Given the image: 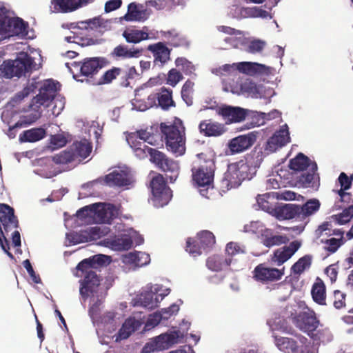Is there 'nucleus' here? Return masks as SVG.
<instances>
[{"label": "nucleus", "mask_w": 353, "mask_h": 353, "mask_svg": "<svg viewBox=\"0 0 353 353\" xmlns=\"http://www.w3.org/2000/svg\"><path fill=\"white\" fill-rule=\"evenodd\" d=\"M194 83L190 79H188L181 88V94L183 100L190 106L193 103V94H194Z\"/></svg>", "instance_id": "c03bdc74"}, {"label": "nucleus", "mask_w": 353, "mask_h": 353, "mask_svg": "<svg viewBox=\"0 0 353 353\" xmlns=\"http://www.w3.org/2000/svg\"><path fill=\"white\" fill-rule=\"evenodd\" d=\"M143 53V49L132 47L129 48L126 45L117 46L110 53V57L114 60L138 58Z\"/></svg>", "instance_id": "a211bd4d"}, {"label": "nucleus", "mask_w": 353, "mask_h": 353, "mask_svg": "<svg viewBox=\"0 0 353 353\" xmlns=\"http://www.w3.org/2000/svg\"><path fill=\"white\" fill-rule=\"evenodd\" d=\"M310 164V159L307 156L303 153H299L295 158L290 161L289 167L295 171H304Z\"/></svg>", "instance_id": "4c0bfd02"}, {"label": "nucleus", "mask_w": 353, "mask_h": 353, "mask_svg": "<svg viewBox=\"0 0 353 353\" xmlns=\"http://www.w3.org/2000/svg\"><path fill=\"white\" fill-rule=\"evenodd\" d=\"M276 346L285 353H299V345L298 342L288 337L279 336L273 334Z\"/></svg>", "instance_id": "393cba45"}, {"label": "nucleus", "mask_w": 353, "mask_h": 353, "mask_svg": "<svg viewBox=\"0 0 353 353\" xmlns=\"http://www.w3.org/2000/svg\"><path fill=\"white\" fill-rule=\"evenodd\" d=\"M311 294L313 300L316 303H319V305H325V285L320 278L318 277L313 284Z\"/></svg>", "instance_id": "2f4dec72"}, {"label": "nucleus", "mask_w": 353, "mask_h": 353, "mask_svg": "<svg viewBox=\"0 0 353 353\" xmlns=\"http://www.w3.org/2000/svg\"><path fill=\"white\" fill-rule=\"evenodd\" d=\"M150 187L153 196L152 200L156 207H163L171 200L172 190L167 185L162 174H158L152 178Z\"/></svg>", "instance_id": "39448f33"}, {"label": "nucleus", "mask_w": 353, "mask_h": 353, "mask_svg": "<svg viewBox=\"0 0 353 353\" xmlns=\"http://www.w3.org/2000/svg\"><path fill=\"white\" fill-rule=\"evenodd\" d=\"M89 33L90 34H94L95 32L101 34L103 29L105 28L103 20L100 18H94L88 20Z\"/></svg>", "instance_id": "680f3d73"}, {"label": "nucleus", "mask_w": 353, "mask_h": 353, "mask_svg": "<svg viewBox=\"0 0 353 353\" xmlns=\"http://www.w3.org/2000/svg\"><path fill=\"white\" fill-rule=\"evenodd\" d=\"M148 17V14L143 6L139 8L135 3H131L128 5V12L124 16L127 21H143Z\"/></svg>", "instance_id": "cd10ccee"}, {"label": "nucleus", "mask_w": 353, "mask_h": 353, "mask_svg": "<svg viewBox=\"0 0 353 353\" xmlns=\"http://www.w3.org/2000/svg\"><path fill=\"white\" fill-rule=\"evenodd\" d=\"M183 76L182 72L176 68H172L168 72L166 83L171 85L172 87H175L179 82L183 80Z\"/></svg>", "instance_id": "4d7b16f0"}, {"label": "nucleus", "mask_w": 353, "mask_h": 353, "mask_svg": "<svg viewBox=\"0 0 353 353\" xmlns=\"http://www.w3.org/2000/svg\"><path fill=\"white\" fill-rule=\"evenodd\" d=\"M0 225L6 234L19 227V221L14 215V209L6 203L0 204Z\"/></svg>", "instance_id": "2eb2a0df"}, {"label": "nucleus", "mask_w": 353, "mask_h": 353, "mask_svg": "<svg viewBox=\"0 0 353 353\" xmlns=\"http://www.w3.org/2000/svg\"><path fill=\"white\" fill-rule=\"evenodd\" d=\"M175 65L178 68H181L182 72L186 75L196 76L194 73L195 66L193 63L185 57H178L175 60Z\"/></svg>", "instance_id": "de8ad7c7"}, {"label": "nucleus", "mask_w": 353, "mask_h": 353, "mask_svg": "<svg viewBox=\"0 0 353 353\" xmlns=\"http://www.w3.org/2000/svg\"><path fill=\"white\" fill-rule=\"evenodd\" d=\"M256 140V135L254 132H252L232 139L228 143V148L231 154L239 153L250 148Z\"/></svg>", "instance_id": "f3484780"}, {"label": "nucleus", "mask_w": 353, "mask_h": 353, "mask_svg": "<svg viewBox=\"0 0 353 353\" xmlns=\"http://www.w3.org/2000/svg\"><path fill=\"white\" fill-rule=\"evenodd\" d=\"M227 253L230 256H235L240 254L246 253V248L245 245H241L236 242H230L226 245L225 249Z\"/></svg>", "instance_id": "052dcab7"}, {"label": "nucleus", "mask_w": 353, "mask_h": 353, "mask_svg": "<svg viewBox=\"0 0 353 353\" xmlns=\"http://www.w3.org/2000/svg\"><path fill=\"white\" fill-rule=\"evenodd\" d=\"M219 114L232 123L241 122L247 116V110L240 107L224 106L219 110Z\"/></svg>", "instance_id": "4be33fe9"}, {"label": "nucleus", "mask_w": 353, "mask_h": 353, "mask_svg": "<svg viewBox=\"0 0 353 353\" xmlns=\"http://www.w3.org/2000/svg\"><path fill=\"white\" fill-rule=\"evenodd\" d=\"M122 35L128 43H138L148 39V32L138 30H125Z\"/></svg>", "instance_id": "ea45409f"}, {"label": "nucleus", "mask_w": 353, "mask_h": 353, "mask_svg": "<svg viewBox=\"0 0 353 353\" xmlns=\"http://www.w3.org/2000/svg\"><path fill=\"white\" fill-rule=\"evenodd\" d=\"M186 251L193 256H197L202 254L203 248L196 239L188 238L186 241Z\"/></svg>", "instance_id": "3c124183"}, {"label": "nucleus", "mask_w": 353, "mask_h": 353, "mask_svg": "<svg viewBox=\"0 0 353 353\" xmlns=\"http://www.w3.org/2000/svg\"><path fill=\"white\" fill-rule=\"evenodd\" d=\"M152 163L164 172L171 183L174 182L179 174V165L177 161L168 158L159 150H152Z\"/></svg>", "instance_id": "0eeeda50"}, {"label": "nucleus", "mask_w": 353, "mask_h": 353, "mask_svg": "<svg viewBox=\"0 0 353 353\" xmlns=\"http://www.w3.org/2000/svg\"><path fill=\"white\" fill-rule=\"evenodd\" d=\"M139 75L134 65H126L124 68H122V72L120 75L121 85L123 87L130 86L131 81L139 77Z\"/></svg>", "instance_id": "e433bc0d"}, {"label": "nucleus", "mask_w": 353, "mask_h": 353, "mask_svg": "<svg viewBox=\"0 0 353 353\" xmlns=\"http://www.w3.org/2000/svg\"><path fill=\"white\" fill-rule=\"evenodd\" d=\"M52 4L55 10L67 13L86 6L88 3L87 0H52Z\"/></svg>", "instance_id": "412c9836"}, {"label": "nucleus", "mask_w": 353, "mask_h": 353, "mask_svg": "<svg viewBox=\"0 0 353 353\" xmlns=\"http://www.w3.org/2000/svg\"><path fill=\"white\" fill-rule=\"evenodd\" d=\"M34 66V59L27 52H20L15 60L4 61L0 66V76L6 79L20 77L31 72Z\"/></svg>", "instance_id": "7ed1b4c3"}, {"label": "nucleus", "mask_w": 353, "mask_h": 353, "mask_svg": "<svg viewBox=\"0 0 353 353\" xmlns=\"http://www.w3.org/2000/svg\"><path fill=\"white\" fill-rule=\"evenodd\" d=\"M353 217V205L344 209L341 213L336 216L338 223L343 225L348 223Z\"/></svg>", "instance_id": "69168bd1"}, {"label": "nucleus", "mask_w": 353, "mask_h": 353, "mask_svg": "<svg viewBox=\"0 0 353 353\" xmlns=\"http://www.w3.org/2000/svg\"><path fill=\"white\" fill-rule=\"evenodd\" d=\"M317 170L316 163L311 164V169L309 172L301 174L299 176V182L305 188H313L314 186L315 172Z\"/></svg>", "instance_id": "79ce46f5"}, {"label": "nucleus", "mask_w": 353, "mask_h": 353, "mask_svg": "<svg viewBox=\"0 0 353 353\" xmlns=\"http://www.w3.org/2000/svg\"><path fill=\"white\" fill-rule=\"evenodd\" d=\"M58 85L59 83H55L53 80L46 81L41 87L39 93L34 98L36 103L40 105L49 107L55 100Z\"/></svg>", "instance_id": "f8f14e48"}, {"label": "nucleus", "mask_w": 353, "mask_h": 353, "mask_svg": "<svg viewBox=\"0 0 353 353\" xmlns=\"http://www.w3.org/2000/svg\"><path fill=\"white\" fill-rule=\"evenodd\" d=\"M196 239L203 248V250H208L215 244V236L212 232L208 230H204L197 234Z\"/></svg>", "instance_id": "58836bf2"}, {"label": "nucleus", "mask_w": 353, "mask_h": 353, "mask_svg": "<svg viewBox=\"0 0 353 353\" xmlns=\"http://www.w3.org/2000/svg\"><path fill=\"white\" fill-rule=\"evenodd\" d=\"M301 243L299 241H292L289 245L275 250L271 256V261L277 266L282 265L288 261L300 248Z\"/></svg>", "instance_id": "ddd939ff"}, {"label": "nucleus", "mask_w": 353, "mask_h": 353, "mask_svg": "<svg viewBox=\"0 0 353 353\" xmlns=\"http://www.w3.org/2000/svg\"><path fill=\"white\" fill-rule=\"evenodd\" d=\"M166 291L167 293L159 295H157L156 292H153L152 290H151V292H147L144 294H141L140 298L141 305L150 309L157 307L160 301L170 292V289H167Z\"/></svg>", "instance_id": "c85d7f7f"}, {"label": "nucleus", "mask_w": 353, "mask_h": 353, "mask_svg": "<svg viewBox=\"0 0 353 353\" xmlns=\"http://www.w3.org/2000/svg\"><path fill=\"white\" fill-rule=\"evenodd\" d=\"M320 202L318 199H311L300 205L301 219H304L319 210Z\"/></svg>", "instance_id": "37998d69"}, {"label": "nucleus", "mask_w": 353, "mask_h": 353, "mask_svg": "<svg viewBox=\"0 0 353 353\" xmlns=\"http://www.w3.org/2000/svg\"><path fill=\"white\" fill-rule=\"evenodd\" d=\"M90 263L94 268H97L102 265L109 264L110 263V257L103 254H97L90 257Z\"/></svg>", "instance_id": "338daca9"}, {"label": "nucleus", "mask_w": 353, "mask_h": 353, "mask_svg": "<svg viewBox=\"0 0 353 353\" xmlns=\"http://www.w3.org/2000/svg\"><path fill=\"white\" fill-rule=\"evenodd\" d=\"M102 68L99 58H85L80 67V74L86 77L92 78Z\"/></svg>", "instance_id": "a878e982"}, {"label": "nucleus", "mask_w": 353, "mask_h": 353, "mask_svg": "<svg viewBox=\"0 0 353 353\" xmlns=\"http://www.w3.org/2000/svg\"><path fill=\"white\" fill-rule=\"evenodd\" d=\"M160 130L168 150L176 157L183 155L185 152V134L181 121L170 125L161 123Z\"/></svg>", "instance_id": "f257e3e1"}, {"label": "nucleus", "mask_w": 353, "mask_h": 353, "mask_svg": "<svg viewBox=\"0 0 353 353\" xmlns=\"http://www.w3.org/2000/svg\"><path fill=\"white\" fill-rule=\"evenodd\" d=\"M215 163L212 159L200 162L198 167L192 168V180L203 196L209 198L208 191L213 190Z\"/></svg>", "instance_id": "f03ea898"}, {"label": "nucleus", "mask_w": 353, "mask_h": 353, "mask_svg": "<svg viewBox=\"0 0 353 353\" xmlns=\"http://www.w3.org/2000/svg\"><path fill=\"white\" fill-rule=\"evenodd\" d=\"M74 159L79 161L87 158L92 152V145L87 139H84L79 141L74 142L70 146Z\"/></svg>", "instance_id": "b1692460"}, {"label": "nucleus", "mask_w": 353, "mask_h": 353, "mask_svg": "<svg viewBox=\"0 0 353 353\" xmlns=\"http://www.w3.org/2000/svg\"><path fill=\"white\" fill-rule=\"evenodd\" d=\"M314 341L325 343L332 340V336L327 329H320L316 333L312 332L310 336Z\"/></svg>", "instance_id": "bf43d9fd"}, {"label": "nucleus", "mask_w": 353, "mask_h": 353, "mask_svg": "<svg viewBox=\"0 0 353 353\" xmlns=\"http://www.w3.org/2000/svg\"><path fill=\"white\" fill-rule=\"evenodd\" d=\"M134 150L135 155L139 159H145L148 157V154L150 156V161L152 162L153 151L157 150V149L152 148L143 143L142 145L135 147L132 148Z\"/></svg>", "instance_id": "e2e57ef3"}, {"label": "nucleus", "mask_w": 353, "mask_h": 353, "mask_svg": "<svg viewBox=\"0 0 353 353\" xmlns=\"http://www.w3.org/2000/svg\"><path fill=\"white\" fill-rule=\"evenodd\" d=\"M156 99L158 100L159 105L165 110L176 105L172 99V90L165 87H162L159 92L148 95V101L150 107L156 104Z\"/></svg>", "instance_id": "4468645a"}, {"label": "nucleus", "mask_w": 353, "mask_h": 353, "mask_svg": "<svg viewBox=\"0 0 353 353\" xmlns=\"http://www.w3.org/2000/svg\"><path fill=\"white\" fill-rule=\"evenodd\" d=\"M285 268L279 270L275 268H268L264 263H260L253 271L256 281L262 283L274 282L280 280L284 275Z\"/></svg>", "instance_id": "9d476101"}, {"label": "nucleus", "mask_w": 353, "mask_h": 353, "mask_svg": "<svg viewBox=\"0 0 353 353\" xmlns=\"http://www.w3.org/2000/svg\"><path fill=\"white\" fill-rule=\"evenodd\" d=\"M74 155L70 148L63 150L52 157V161L56 164H68L75 161Z\"/></svg>", "instance_id": "a18cd8bd"}, {"label": "nucleus", "mask_w": 353, "mask_h": 353, "mask_svg": "<svg viewBox=\"0 0 353 353\" xmlns=\"http://www.w3.org/2000/svg\"><path fill=\"white\" fill-rule=\"evenodd\" d=\"M241 46L244 47L246 52L256 54L261 52L266 46V43L261 39L248 41L245 38L241 41Z\"/></svg>", "instance_id": "72a5a7b5"}, {"label": "nucleus", "mask_w": 353, "mask_h": 353, "mask_svg": "<svg viewBox=\"0 0 353 353\" xmlns=\"http://www.w3.org/2000/svg\"><path fill=\"white\" fill-rule=\"evenodd\" d=\"M294 323L299 330L310 336L319 327V321L313 311L303 312L294 318Z\"/></svg>", "instance_id": "9b49d317"}, {"label": "nucleus", "mask_w": 353, "mask_h": 353, "mask_svg": "<svg viewBox=\"0 0 353 353\" xmlns=\"http://www.w3.org/2000/svg\"><path fill=\"white\" fill-rule=\"evenodd\" d=\"M312 264V256L310 255H305L301 257L291 267V272L295 275H301L303 272L308 269Z\"/></svg>", "instance_id": "a19ab883"}, {"label": "nucleus", "mask_w": 353, "mask_h": 353, "mask_svg": "<svg viewBox=\"0 0 353 353\" xmlns=\"http://www.w3.org/2000/svg\"><path fill=\"white\" fill-rule=\"evenodd\" d=\"M46 135V131L42 128H34L23 132L19 136L21 142H37L43 139Z\"/></svg>", "instance_id": "c756f323"}, {"label": "nucleus", "mask_w": 353, "mask_h": 353, "mask_svg": "<svg viewBox=\"0 0 353 353\" xmlns=\"http://www.w3.org/2000/svg\"><path fill=\"white\" fill-rule=\"evenodd\" d=\"M346 294L340 290H334L333 293V305L336 309H341L345 306Z\"/></svg>", "instance_id": "774afa93"}, {"label": "nucleus", "mask_w": 353, "mask_h": 353, "mask_svg": "<svg viewBox=\"0 0 353 353\" xmlns=\"http://www.w3.org/2000/svg\"><path fill=\"white\" fill-rule=\"evenodd\" d=\"M290 137L288 127L285 124L279 130L276 131L273 135L268 139L264 146V151L267 154L273 153L285 145L290 142Z\"/></svg>", "instance_id": "6e6552de"}, {"label": "nucleus", "mask_w": 353, "mask_h": 353, "mask_svg": "<svg viewBox=\"0 0 353 353\" xmlns=\"http://www.w3.org/2000/svg\"><path fill=\"white\" fill-rule=\"evenodd\" d=\"M241 90L243 92L248 94L252 97L257 98L259 91L256 84L250 80H245L241 85Z\"/></svg>", "instance_id": "5fc2aeb1"}, {"label": "nucleus", "mask_w": 353, "mask_h": 353, "mask_svg": "<svg viewBox=\"0 0 353 353\" xmlns=\"http://www.w3.org/2000/svg\"><path fill=\"white\" fill-rule=\"evenodd\" d=\"M347 241L345 239H336V238H330L329 239L323 241H321L322 243H325L326 245L324 247L325 250L328 252L327 255L335 253L338 249L344 244V243Z\"/></svg>", "instance_id": "09e8293b"}, {"label": "nucleus", "mask_w": 353, "mask_h": 353, "mask_svg": "<svg viewBox=\"0 0 353 353\" xmlns=\"http://www.w3.org/2000/svg\"><path fill=\"white\" fill-rule=\"evenodd\" d=\"M300 205L296 204H285L279 208L278 216L282 219H301Z\"/></svg>", "instance_id": "7c9ffc66"}, {"label": "nucleus", "mask_w": 353, "mask_h": 353, "mask_svg": "<svg viewBox=\"0 0 353 353\" xmlns=\"http://www.w3.org/2000/svg\"><path fill=\"white\" fill-rule=\"evenodd\" d=\"M41 112L33 111L21 117L20 121L16 123V126L29 125L34 123L41 117Z\"/></svg>", "instance_id": "13d9d810"}, {"label": "nucleus", "mask_w": 353, "mask_h": 353, "mask_svg": "<svg viewBox=\"0 0 353 353\" xmlns=\"http://www.w3.org/2000/svg\"><path fill=\"white\" fill-rule=\"evenodd\" d=\"M79 293L82 298L85 300L90 296H94L98 293L101 279L96 272H88L83 275V279L80 280Z\"/></svg>", "instance_id": "1a4fd4ad"}, {"label": "nucleus", "mask_w": 353, "mask_h": 353, "mask_svg": "<svg viewBox=\"0 0 353 353\" xmlns=\"http://www.w3.org/2000/svg\"><path fill=\"white\" fill-rule=\"evenodd\" d=\"M270 198L269 194H264L262 195H258L256 197V202L259 207L263 210L271 212L273 211L274 208L272 204L268 201V199Z\"/></svg>", "instance_id": "0e129e2a"}, {"label": "nucleus", "mask_w": 353, "mask_h": 353, "mask_svg": "<svg viewBox=\"0 0 353 353\" xmlns=\"http://www.w3.org/2000/svg\"><path fill=\"white\" fill-rule=\"evenodd\" d=\"M137 321L134 319H127L119 329L116 341L128 339L136 330Z\"/></svg>", "instance_id": "f704fd0d"}, {"label": "nucleus", "mask_w": 353, "mask_h": 353, "mask_svg": "<svg viewBox=\"0 0 353 353\" xmlns=\"http://www.w3.org/2000/svg\"><path fill=\"white\" fill-rule=\"evenodd\" d=\"M241 69L242 73L250 75L256 74H268L269 72V67L255 63V62H241Z\"/></svg>", "instance_id": "473e14b6"}, {"label": "nucleus", "mask_w": 353, "mask_h": 353, "mask_svg": "<svg viewBox=\"0 0 353 353\" xmlns=\"http://www.w3.org/2000/svg\"><path fill=\"white\" fill-rule=\"evenodd\" d=\"M9 10L5 7L0 8V41L6 37V26L10 21Z\"/></svg>", "instance_id": "8fccbe9b"}, {"label": "nucleus", "mask_w": 353, "mask_h": 353, "mask_svg": "<svg viewBox=\"0 0 353 353\" xmlns=\"http://www.w3.org/2000/svg\"><path fill=\"white\" fill-rule=\"evenodd\" d=\"M170 38V44L175 48L188 46L186 39L174 30H169L165 33Z\"/></svg>", "instance_id": "49530a36"}, {"label": "nucleus", "mask_w": 353, "mask_h": 353, "mask_svg": "<svg viewBox=\"0 0 353 353\" xmlns=\"http://www.w3.org/2000/svg\"><path fill=\"white\" fill-rule=\"evenodd\" d=\"M261 236L262 244L268 248L286 244L289 241L286 235H275L271 229L268 228L262 230Z\"/></svg>", "instance_id": "aec40b11"}, {"label": "nucleus", "mask_w": 353, "mask_h": 353, "mask_svg": "<svg viewBox=\"0 0 353 353\" xmlns=\"http://www.w3.org/2000/svg\"><path fill=\"white\" fill-rule=\"evenodd\" d=\"M132 239L126 235L118 237L112 242V245L119 250H128L132 248Z\"/></svg>", "instance_id": "864d4df0"}, {"label": "nucleus", "mask_w": 353, "mask_h": 353, "mask_svg": "<svg viewBox=\"0 0 353 353\" xmlns=\"http://www.w3.org/2000/svg\"><path fill=\"white\" fill-rule=\"evenodd\" d=\"M250 169L249 164L243 161L231 165L221 181L222 188L230 190L239 187L243 181L250 179L252 178Z\"/></svg>", "instance_id": "20e7f679"}, {"label": "nucleus", "mask_w": 353, "mask_h": 353, "mask_svg": "<svg viewBox=\"0 0 353 353\" xmlns=\"http://www.w3.org/2000/svg\"><path fill=\"white\" fill-rule=\"evenodd\" d=\"M176 333L161 334L155 339L157 344H160L159 347H165L169 344H173L176 342Z\"/></svg>", "instance_id": "6e6d98bb"}, {"label": "nucleus", "mask_w": 353, "mask_h": 353, "mask_svg": "<svg viewBox=\"0 0 353 353\" xmlns=\"http://www.w3.org/2000/svg\"><path fill=\"white\" fill-rule=\"evenodd\" d=\"M147 50L152 52L154 57V66L161 68L170 60V50L163 42L150 44Z\"/></svg>", "instance_id": "dca6fc26"}, {"label": "nucleus", "mask_w": 353, "mask_h": 353, "mask_svg": "<svg viewBox=\"0 0 353 353\" xmlns=\"http://www.w3.org/2000/svg\"><path fill=\"white\" fill-rule=\"evenodd\" d=\"M231 263L230 259H223L220 256H212L207 259V267L214 272H219L223 270V267L230 266Z\"/></svg>", "instance_id": "c9c22d12"}, {"label": "nucleus", "mask_w": 353, "mask_h": 353, "mask_svg": "<svg viewBox=\"0 0 353 353\" xmlns=\"http://www.w3.org/2000/svg\"><path fill=\"white\" fill-rule=\"evenodd\" d=\"M28 23L19 17H10L6 26V37L10 36L9 33L17 36H26L28 34Z\"/></svg>", "instance_id": "bb28decb"}, {"label": "nucleus", "mask_w": 353, "mask_h": 353, "mask_svg": "<svg viewBox=\"0 0 353 353\" xmlns=\"http://www.w3.org/2000/svg\"><path fill=\"white\" fill-rule=\"evenodd\" d=\"M107 185L110 187H123L131 183L129 174L123 170H114L105 177Z\"/></svg>", "instance_id": "6ab92c4d"}, {"label": "nucleus", "mask_w": 353, "mask_h": 353, "mask_svg": "<svg viewBox=\"0 0 353 353\" xmlns=\"http://www.w3.org/2000/svg\"><path fill=\"white\" fill-rule=\"evenodd\" d=\"M200 132L206 137H219L225 132L223 124L212 120H204L199 123Z\"/></svg>", "instance_id": "5701e85b"}, {"label": "nucleus", "mask_w": 353, "mask_h": 353, "mask_svg": "<svg viewBox=\"0 0 353 353\" xmlns=\"http://www.w3.org/2000/svg\"><path fill=\"white\" fill-rule=\"evenodd\" d=\"M122 72L121 68L113 67L112 68L106 71L101 79L99 81V84H105L111 83L118 76H120Z\"/></svg>", "instance_id": "603ef678"}, {"label": "nucleus", "mask_w": 353, "mask_h": 353, "mask_svg": "<svg viewBox=\"0 0 353 353\" xmlns=\"http://www.w3.org/2000/svg\"><path fill=\"white\" fill-rule=\"evenodd\" d=\"M152 163L164 172L171 183L174 182L179 174V165L177 161L168 158L159 150H152Z\"/></svg>", "instance_id": "423d86ee"}]
</instances>
